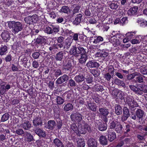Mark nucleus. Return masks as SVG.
<instances>
[{"label":"nucleus","mask_w":147,"mask_h":147,"mask_svg":"<svg viewBox=\"0 0 147 147\" xmlns=\"http://www.w3.org/2000/svg\"><path fill=\"white\" fill-rule=\"evenodd\" d=\"M8 25L10 28H12V31L15 34L20 32L23 28L22 23L19 22H9L8 23Z\"/></svg>","instance_id":"1"},{"label":"nucleus","mask_w":147,"mask_h":147,"mask_svg":"<svg viewBox=\"0 0 147 147\" xmlns=\"http://www.w3.org/2000/svg\"><path fill=\"white\" fill-rule=\"evenodd\" d=\"M90 132L91 131L90 127L87 124L84 122L80 123L78 125V133L85 134L87 131Z\"/></svg>","instance_id":"2"},{"label":"nucleus","mask_w":147,"mask_h":147,"mask_svg":"<svg viewBox=\"0 0 147 147\" xmlns=\"http://www.w3.org/2000/svg\"><path fill=\"white\" fill-rule=\"evenodd\" d=\"M70 117L72 121L78 123L79 124L83 120V118L82 114L78 112L72 113L70 115Z\"/></svg>","instance_id":"3"},{"label":"nucleus","mask_w":147,"mask_h":147,"mask_svg":"<svg viewBox=\"0 0 147 147\" xmlns=\"http://www.w3.org/2000/svg\"><path fill=\"white\" fill-rule=\"evenodd\" d=\"M38 20V16L36 15H34L32 16H29L24 18L25 22L29 24L34 23H36Z\"/></svg>","instance_id":"4"},{"label":"nucleus","mask_w":147,"mask_h":147,"mask_svg":"<svg viewBox=\"0 0 147 147\" xmlns=\"http://www.w3.org/2000/svg\"><path fill=\"white\" fill-rule=\"evenodd\" d=\"M67 52L64 50L60 51L56 54L55 57V59L56 61H61L62 59L67 57Z\"/></svg>","instance_id":"5"},{"label":"nucleus","mask_w":147,"mask_h":147,"mask_svg":"<svg viewBox=\"0 0 147 147\" xmlns=\"http://www.w3.org/2000/svg\"><path fill=\"white\" fill-rule=\"evenodd\" d=\"M37 115L33 120V125L36 127L39 125L41 126L42 124V120L41 118V115L39 113H38Z\"/></svg>","instance_id":"6"},{"label":"nucleus","mask_w":147,"mask_h":147,"mask_svg":"<svg viewBox=\"0 0 147 147\" xmlns=\"http://www.w3.org/2000/svg\"><path fill=\"white\" fill-rule=\"evenodd\" d=\"M126 101L129 107L133 108L138 106V105L135 101L132 96H127L126 98Z\"/></svg>","instance_id":"7"},{"label":"nucleus","mask_w":147,"mask_h":147,"mask_svg":"<svg viewBox=\"0 0 147 147\" xmlns=\"http://www.w3.org/2000/svg\"><path fill=\"white\" fill-rule=\"evenodd\" d=\"M95 126L99 130L101 131L106 130L107 128L106 123H105L100 121L96 123L95 124Z\"/></svg>","instance_id":"8"},{"label":"nucleus","mask_w":147,"mask_h":147,"mask_svg":"<svg viewBox=\"0 0 147 147\" xmlns=\"http://www.w3.org/2000/svg\"><path fill=\"white\" fill-rule=\"evenodd\" d=\"M35 133L40 137L45 138L46 137V134L45 132L41 129L36 127H34V129Z\"/></svg>","instance_id":"9"},{"label":"nucleus","mask_w":147,"mask_h":147,"mask_svg":"<svg viewBox=\"0 0 147 147\" xmlns=\"http://www.w3.org/2000/svg\"><path fill=\"white\" fill-rule=\"evenodd\" d=\"M136 115H137V118L138 119L139 122L141 124H143V122L140 121V119H142L144 115V111L141 109H138L136 112Z\"/></svg>","instance_id":"10"},{"label":"nucleus","mask_w":147,"mask_h":147,"mask_svg":"<svg viewBox=\"0 0 147 147\" xmlns=\"http://www.w3.org/2000/svg\"><path fill=\"white\" fill-rule=\"evenodd\" d=\"M123 115L121 118V120L124 121L126 120L129 116V111L128 109L126 107L123 109Z\"/></svg>","instance_id":"11"},{"label":"nucleus","mask_w":147,"mask_h":147,"mask_svg":"<svg viewBox=\"0 0 147 147\" xmlns=\"http://www.w3.org/2000/svg\"><path fill=\"white\" fill-rule=\"evenodd\" d=\"M86 66L89 68L98 67L99 66V63L94 61H90L88 62Z\"/></svg>","instance_id":"12"},{"label":"nucleus","mask_w":147,"mask_h":147,"mask_svg":"<svg viewBox=\"0 0 147 147\" xmlns=\"http://www.w3.org/2000/svg\"><path fill=\"white\" fill-rule=\"evenodd\" d=\"M90 40L91 42H93L94 44H96L97 43L100 41H102L103 40V39L101 36H96L91 37Z\"/></svg>","instance_id":"13"},{"label":"nucleus","mask_w":147,"mask_h":147,"mask_svg":"<svg viewBox=\"0 0 147 147\" xmlns=\"http://www.w3.org/2000/svg\"><path fill=\"white\" fill-rule=\"evenodd\" d=\"M109 41L115 47L118 46L120 43L119 40L115 37V35L111 37L109 39Z\"/></svg>","instance_id":"14"},{"label":"nucleus","mask_w":147,"mask_h":147,"mask_svg":"<svg viewBox=\"0 0 147 147\" xmlns=\"http://www.w3.org/2000/svg\"><path fill=\"white\" fill-rule=\"evenodd\" d=\"M108 139L110 142H112L116 138L115 133L114 132H112L110 129L108 131Z\"/></svg>","instance_id":"15"},{"label":"nucleus","mask_w":147,"mask_h":147,"mask_svg":"<svg viewBox=\"0 0 147 147\" xmlns=\"http://www.w3.org/2000/svg\"><path fill=\"white\" fill-rule=\"evenodd\" d=\"M69 79V76L65 74L59 78L56 81L57 84H61L67 81Z\"/></svg>","instance_id":"16"},{"label":"nucleus","mask_w":147,"mask_h":147,"mask_svg":"<svg viewBox=\"0 0 147 147\" xmlns=\"http://www.w3.org/2000/svg\"><path fill=\"white\" fill-rule=\"evenodd\" d=\"M63 110L65 112L71 111L74 108V106L72 104L68 103L63 105Z\"/></svg>","instance_id":"17"},{"label":"nucleus","mask_w":147,"mask_h":147,"mask_svg":"<svg viewBox=\"0 0 147 147\" xmlns=\"http://www.w3.org/2000/svg\"><path fill=\"white\" fill-rule=\"evenodd\" d=\"M1 36L3 39L6 42L9 40L10 38L9 33L7 31H4L2 33Z\"/></svg>","instance_id":"18"},{"label":"nucleus","mask_w":147,"mask_h":147,"mask_svg":"<svg viewBox=\"0 0 147 147\" xmlns=\"http://www.w3.org/2000/svg\"><path fill=\"white\" fill-rule=\"evenodd\" d=\"M73 67V62L71 60L67 61L66 64L63 65V69L69 70L71 69Z\"/></svg>","instance_id":"19"},{"label":"nucleus","mask_w":147,"mask_h":147,"mask_svg":"<svg viewBox=\"0 0 147 147\" xmlns=\"http://www.w3.org/2000/svg\"><path fill=\"white\" fill-rule=\"evenodd\" d=\"M88 147H97V142L95 139L90 138L88 142Z\"/></svg>","instance_id":"20"},{"label":"nucleus","mask_w":147,"mask_h":147,"mask_svg":"<svg viewBox=\"0 0 147 147\" xmlns=\"http://www.w3.org/2000/svg\"><path fill=\"white\" fill-rule=\"evenodd\" d=\"M24 135L25 139L28 142H30L34 140L33 136L29 132L26 131Z\"/></svg>","instance_id":"21"},{"label":"nucleus","mask_w":147,"mask_h":147,"mask_svg":"<svg viewBox=\"0 0 147 147\" xmlns=\"http://www.w3.org/2000/svg\"><path fill=\"white\" fill-rule=\"evenodd\" d=\"M56 125V123L54 120H50L48 121L47 128L50 130H53Z\"/></svg>","instance_id":"22"},{"label":"nucleus","mask_w":147,"mask_h":147,"mask_svg":"<svg viewBox=\"0 0 147 147\" xmlns=\"http://www.w3.org/2000/svg\"><path fill=\"white\" fill-rule=\"evenodd\" d=\"M108 55V54L103 50L100 51L95 54V56L98 57H107Z\"/></svg>","instance_id":"23"},{"label":"nucleus","mask_w":147,"mask_h":147,"mask_svg":"<svg viewBox=\"0 0 147 147\" xmlns=\"http://www.w3.org/2000/svg\"><path fill=\"white\" fill-rule=\"evenodd\" d=\"M99 111L100 114L102 116L108 115L109 113L108 109L104 107H99Z\"/></svg>","instance_id":"24"},{"label":"nucleus","mask_w":147,"mask_h":147,"mask_svg":"<svg viewBox=\"0 0 147 147\" xmlns=\"http://www.w3.org/2000/svg\"><path fill=\"white\" fill-rule=\"evenodd\" d=\"M22 127L25 130H29L31 127V124L28 121H25L22 123Z\"/></svg>","instance_id":"25"},{"label":"nucleus","mask_w":147,"mask_h":147,"mask_svg":"<svg viewBox=\"0 0 147 147\" xmlns=\"http://www.w3.org/2000/svg\"><path fill=\"white\" fill-rule=\"evenodd\" d=\"M138 9V7L137 6H134L130 8L128 11V14L130 16L136 15L137 14Z\"/></svg>","instance_id":"26"},{"label":"nucleus","mask_w":147,"mask_h":147,"mask_svg":"<svg viewBox=\"0 0 147 147\" xmlns=\"http://www.w3.org/2000/svg\"><path fill=\"white\" fill-rule=\"evenodd\" d=\"M129 87L131 90L136 94H138L141 93L140 92L141 91L139 90V89H138V88H139V86H138L136 87V86L134 85H130L129 86Z\"/></svg>","instance_id":"27"},{"label":"nucleus","mask_w":147,"mask_h":147,"mask_svg":"<svg viewBox=\"0 0 147 147\" xmlns=\"http://www.w3.org/2000/svg\"><path fill=\"white\" fill-rule=\"evenodd\" d=\"M115 113L118 115L121 114L122 113V109L119 104H116L115 106Z\"/></svg>","instance_id":"28"},{"label":"nucleus","mask_w":147,"mask_h":147,"mask_svg":"<svg viewBox=\"0 0 147 147\" xmlns=\"http://www.w3.org/2000/svg\"><path fill=\"white\" fill-rule=\"evenodd\" d=\"M112 94L114 97H116L117 99H121L122 97V95L119 91L117 90H112Z\"/></svg>","instance_id":"29"},{"label":"nucleus","mask_w":147,"mask_h":147,"mask_svg":"<svg viewBox=\"0 0 147 147\" xmlns=\"http://www.w3.org/2000/svg\"><path fill=\"white\" fill-rule=\"evenodd\" d=\"M88 109L93 111H96V110L97 106L95 103H90L88 104Z\"/></svg>","instance_id":"30"},{"label":"nucleus","mask_w":147,"mask_h":147,"mask_svg":"<svg viewBox=\"0 0 147 147\" xmlns=\"http://www.w3.org/2000/svg\"><path fill=\"white\" fill-rule=\"evenodd\" d=\"M55 145L57 147H64L62 142L58 138H56L53 140Z\"/></svg>","instance_id":"31"},{"label":"nucleus","mask_w":147,"mask_h":147,"mask_svg":"<svg viewBox=\"0 0 147 147\" xmlns=\"http://www.w3.org/2000/svg\"><path fill=\"white\" fill-rule=\"evenodd\" d=\"M74 80L77 82L80 83L83 82L84 79L83 75L82 74H79L76 76L74 78Z\"/></svg>","instance_id":"32"},{"label":"nucleus","mask_w":147,"mask_h":147,"mask_svg":"<svg viewBox=\"0 0 147 147\" xmlns=\"http://www.w3.org/2000/svg\"><path fill=\"white\" fill-rule=\"evenodd\" d=\"M141 36L138 35L136 37L135 39L131 40V42L133 44H137L139 43L141 41Z\"/></svg>","instance_id":"33"},{"label":"nucleus","mask_w":147,"mask_h":147,"mask_svg":"<svg viewBox=\"0 0 147 147\" xmlns=\"http://www.w3.org/2000/svg\"><path fill=\"white\" fill-rule=\"evenodd\" d=\"M82 17V15L81 14H78L77 17L73 22V24L76 25L78 24L81 22Z\"/></svg>","instance_id":"34"},{"label":"nucleus","mask_w":147,"mask_h":147,"mask_svg":"<svg viewBox=\"0 0 147 147\" xmlns=\"http://www.w3.org/2000/svg\"><path fill=\"white\" fill-rule=\"evenodd\" d=\"M87 59V56L86 55H81L80 58L79 59V62L80 63H83L86 62Z\"/></svg>","instance_id":"35"},{"label":"nucleus","mask_w":147,"mask_h":147,"mask_svg":"<svg viewBox=\"0 0 147 147\" xmlns=\"http://www.w3.org/2000/svg\"><path fill=\"white\" fill-rule=\"evenodd\" d=\"M119 3L116 1H113L109 5L110 8L113 9H117L119 5Z\"/></svg>","instance_id":"36"},{"label":"nucleus","mask_w":147,"mask_h":147,"mask_svg":"<svg viewBox=\"0 0 147 147\" xmlns=\"http://www.w3.org/2000/svg\"><path fill=\"white\" fill-rule=\"evenodd\" d=\"M100 143L102 145H106L107 143V139L105 136H101L99 138Z\"/></svg>","instance_id":"37"},{"label":"nucleus","mask_w":147,"mask_h":147,"mask_svg":"<svg viewBox=\"0 0 147 147\" xmlns=\"http://www.w3.org/2000/svg\"><path fill=\"white\" fill-rule=\"evenodd\" d=\"M46 39L43 36H40L37 38L36 42L38 44L42 45L43 43H44Z\"/></svg>","instance_id":"38"},{"label":"nucleus","mask_w":147,"mask_h":147,"mask_svg":"<svg viewBox=\"0 0 147 147\" xmlns=\"http://www.w3.org/2000/svg\"><path fill=\"white\" fill-rule=\"evenodd\" d=\"M114 83L115 84L123 87L125 86V84L124 82L117 78H115V80Z\"/></svg>","instance_id":"39"},{"label":"nucleus","mask_w":147,"mask_h":147,"mask_svg":"<svg viewBox=\"0 0 147 147\" xmlns=\"http://www.w3.org/2000/svg\"><path fill=\"white\" fill-rule=\"evenodd\" d=\"M7 50V48L6 46L1 47L0 49V55L2 56L5 54Z\"/></svg>","instance_id":"40"},{"label":"nucleus","mask_w":147,"mask_h":147,"mask_svg":"<svg viewBox=\"0 0 147 147\" xmlns=\"http://www.w3.org/2000/svg\"><path fill=\"white\" fill-rule=\"evenodd\" d=\"M139 90L140 91L141 93L138 94L141 95L143 94V92L145 93H147V86H144L142 87L139 86Z\"/></svg>","instance_id":"41"},{"label":"nucleus","mask_w":147,"mask_h":147,"mask_svg":"<svg viewBox=\"0 0 147 147\" xmlns=\"http://www.w3.org/2000/svg\"><path fill=\"white\" fill-rule=\"evenodd\" d=\"M80 10V8L78 6L75 7L73 11L69 14L70 17H73L75 16V14L76 13H78Z\"/></svg>","instance_id":"42"},{"label":"nucleus","mask_w":147,"mask_h":147,"mask_svg":"<svg viewBox=\"0 0 147 147\" xmlns=\"http://www.w3.org/2000/svg\"><path fill=\"white\" fill-rule=\"evenodd\" d=\"M70 11V9L69 7L67 6H63L60 10V12L64 13H67L68 11Z\"/></svg>","instance_id":"43"},{"label":"nucleus","mask_w":147,"mask_h":147,"mask_svg":"<svg viewBox=\"0 0 147 147\" xmlns=\"http://www.w3.org/2000/svg\"><path fill=\"white\" fill-rule=\"evenodd\" d=\"M123 127L122 125L119 124H118L115 128V131L118 133H121L122 132Z\"/></svg>","instance_id":"44"},{"label":"nucleus","mask_w":147,"mask_h":147,"mask_svg":"<svg viewBox=\"0 0 147 147\" xmlns=\"http://www.w3.org/2000/svg\"><path fill=\"white\" fill-rule=\"evenodd\" d=\"M94 89L97 91H102L104 90L102 86L98 84L95 85L94 87Z\"/></svg>","instance_id":"45"},{"label":"nucleus","mask_w":147,"mask_h":147,"mask_svg":"<svg viewBox=\"0 0 147 147\" xmlns=\"http://www.w3.org/2000/svg\"><path fill=\"white\" fill-rule=\"evenodd\" d=\"M9 117V115L7 113H6L3 115L1 118V121L4 122L7 120Z\"/></svg>","instance_id":"46"},{"label":"nucleus","mask_w":147,"mask_h":147,"mask_svg":"<svg viewBox=\"0 0 147 147\" xmlns=\"http://www.w3.org/2000/svg\"><path fill=\"white\" fill-rule=\"evenodd\" d=\"M77 144L79 147H84L85 146V142L81 139L77 141Z\"/></svg>","instance_id":"47"},{"label":"nucleus","mask_w":147,"mask_h":147,"mask_svg":"<svg viewBox=\"0 0 147 147\" xmlns=\"http://www.w3.org/2000/svg\"><path fill=\"white\" fill-rule=\"evenodd\" d=\"M71 128L76 133H77V132H78V127H77L75 123H73L71 124Z\"/></svg>","instance_id":"48"},{"label":"nucleus","mask_w":147,"mask_h":147,"mask_svg":"<svg viewBox=\"0 0 147 147\" xmlns=\"http://www.w3.org/2000/svg\"><path fill=\"white\" fill-rule=\"evenodd\" d=\"M56 100L57 103L58 105L62 104L64 102V100L59 96H57Z\"/></svg>","instance_id":"49"},{"label":"nucleus","mask_w":147,"mask_h":147,"mask_svg":"<svg viewBox=\"0 0 147 147\" xmlns=\"http://www.w3.org/2000/svg\"><path fill=\"white\" fill-rule=\"evenodd\" d=\"M45 32L48 34H50L53 33L52 29L48 26H46L45 28Z\"/></svg>","instance_id":"50"},{"label":"nucleus","mask_w":147,"mask_h":147,"mask_svg":"<svg viewBox=\"0 0 147 147\" xmlns=\"http://www.w3.org/2000/svg\"><path fill=\"white\" fill-rule=\"evenodd\" d=\"M64 98L67 100H68L71 97V94L70 92H67L65 93L64 94Z\"/></svg>","instance_id":"51"},{"label":"nucleus","mask_w":147,"mask_h":147,"mask_svg":"<svg viewBox=\"0 0 147 147\" xmlns=\"http://www.w3.org/2000/svg\"><path fill=\"white\" fill-rule=\"evenodd\" d=\"M90 72L95 77H98L100 75V71L97 70L92 69L91 71Z\"/></svg>","instance_id":"52"},{"label":"nucleus","mask_w":147,"mask_h":147,"mask_svg":"<svg viewBox=\"0 0 147 147\" xmlns=\"http://www.w3.org/2000/svg\"><path fill=\"white\" fill-rule=\"evenodd\" d=\"M127 17H125L122 18L121 20H120V24L123 25L127 22Z\"/></svg>","instance_id":"53"},{"label":"nucleus","mask_w":147,"mask_h":147,"mask_svg":"<svg viewBox=\"0 0 147 147\" xmlns=\"http://www.w3.org/2000/svg\"><path fill=\"white\" fill-rule=\"evenodd\" d=\"M68 84L71 87H75L76 85L75 81L72 79H70L69 80Z\"/></svg>","instance_id":"54"},{"label":"nucleus","mask_w":147,"mask_h":147,"mask_svg":"<svg viewBox=\"0 0 147 147\" xmlns=\"http://www.w3.org/2000/svg\"><path fill=\"white\" fill-rule=\"evenodd\" d=\"M78 48L79 51V54H80L81 55L85 54L86 52L85 50L83 47L79 46L78 47Z\"/></svg>","instance_id":"55"},{"label":"nucleus","mask_w":147,"mask_h":147,"mask_svg":"<svg viewBox=\"0 0 147 147\" xmlns=\"http://www.w3.org/2000/svg\"><path fill=\"white\" fill-rule=\"evenodd\" d=\"M138 75L137 74L134 73L129 74L127 76V78L128 80H131L134 78L136 76Z\"/></svg>","instance_id":"56"},{"label":"nucleus","mask_w":147,"mask_h":147,"mask_svg":"<svg viewBox=\"0 0 147 147\" xmlns=\"http://www.w3.org/2000/svg\"><path fill=\"white\" fill-rule=\"evenodd\" d=\"M141 73L144 75L147 74V67H141L140 68Z\"/></svg>","instance_id":"57"},{"label":"nucleus","mask_w":147,"mask_h":147,"mask_svg":"<svg viewBox=\"0 0 147 147\" xmlns=\"http://www.w3.org/2000/svg\"><path fill=\"white\" fill-rule=\"evenodd\" d=\"M54 72V76L56 77H58L62 74V72L59 69L55 70Z\"/></svg>","instance_id":"58"},{"label":"nucleus","mask_w":147,"mask_h":147,"mask_svg":"<svg viewBox=\"0 0 147 147\" xmlns=\"http://www.w3.org/2000/svg\"><path fill=\"white\" fill-rule=\"evenodd\" d=\"M76 47L73 46L70 49L69 51L70 54L75 56H76Z\"/></svg>","instance_id":"59"},{"label":"nucleus","mask_w":147,"mask_h":147,"mask_svg":"<svg viewBox=\"0 0 147 147\" xmlns=\"http://www.w3.org/2000/svg\"><path fill=\"white\" fill-rule=\"evenodd\" d=\"M15 132L16 134L19 135H22L25 133L23 130L21 128L16 129Z\"/></svg>","instance_id":"60"},{"label":"nucleus","mask_w":147,"mask_h":147,"mask_svg":"<svg viewBox=\"0 0 147 147\" xmlns=\"http://www.w3.org/2000/svg\"><path fill=\"white\" fill-rule=\"evenodd\" d=\"M118 123L117 121H112L110 123V129H114L118 124Z\"/></svg>","instance_id":"61"},{"label":"nucleus","mask_w":147,"mask_h":147,"mask_svg":"<svg viewBox=\"0 0 147 147\" xmlns=\"http://www.w3.org/2000/svg\"><path fill=\"white\" fill-rule=\"evenodd\" d=\"M56 40H57L58 43H61L64 41L65 38L62 36H60L57 37Z\"/></svg>","instance_id":"62"},{"label":"nucleus","mask_w":147,"mask_h":147,"mask_svg":"<svg viewBox=\"0 0 147 147\" xmlns=\"http://www.w3.org/2000/svg\"><path fill=\"white\" fill-rule=\"evenodd\" d=\"M32 66L35 68H38L39 67L38 63L35 60L32 63Z\"/></svg>","instance_id":"63"},{"label":"nucleus","mask_w":147,"mask_h":147,"mask_svg":"<svg viewBox=\"0 0 147 147\" xmlns=\"http://www.w3.org/2000/svg\"><path fill=\"white\" fill-rule=\"evenodd\" d=\"M104 77L108 81L110 80L111 76L109 73H107L104 75Z\"/></svg>","instance_id":"64"}]
</instances>
